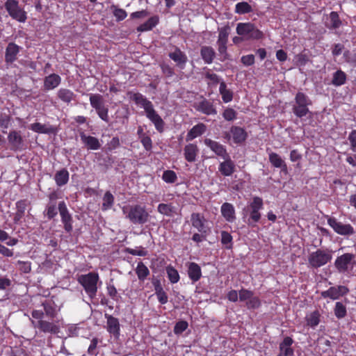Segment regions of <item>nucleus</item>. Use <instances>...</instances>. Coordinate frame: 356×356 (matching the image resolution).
Returning <instances> with one entry per match:
<instances>
[{"mask_svg": "<svg viewBox=\"0 0 356 356\" xmlns=\"http://www.w3.org/2000/svg\"><path fill=\"white\" fill-rule=\"evenodd\" d=\"M264 209L263 199L254 196L251 201L243 209V218L247 217V223L251 227H254L261 218V211Z\"/></svg>", "mask_w": 356, "mask_h": 356, "instance_id": "nucleus-3", "label": "nucleus"}, {"mask_svg": "<svg viewBox=\"0 0 356 356\" xmlns=\"http://www.w3.org/2000/svg\"><path fill=\"white\" fill-rule=\"evenodd\" d=\"M198 152L199 149L197 145L194 143H189L184 148V159L189 163L195 162Z\"/></svg>", "mask_w": 356, "mask_h": 356, "instance_id": "nucleus-24", "label": "nucleus"}, {"mask_svg": "<svg viewBox=\"0 0 356 356\" xmlns=\"http://www.w3.org/2000/svg\"><path fill=\"white\" fill-rule=\"evenodd\" d=\"M345 47L343 44L337 43L334 44L332 47V56L336 57L341 55L344 50Z\"/></svg>", "mask_w": 356, "mask_h": 356, "instance_id": "nucleus-62", "label": "nucleus"}, {"mask_svg": "<svg viewBox=\"0 0 356 356\" xmlns=\"http://www.w3.org/2000/svg\"><path fill=\"white\" fill-rule=\"evenodd\" d=\"M241 63L245 66H250L254 63V56L253 54H248L241 57Z\"/></svg>", "mask_w": 356, "mask_h": 356, "instance_id": "nucleus-63", "label": "nucleus"}, {"mask_svg": "<svg viewBox=\"0 0 356 356\" xmlns=\"http://www.w3.org/2000/svg\"><path fill=\"white\" fill-rule=\"evenodd\" d=\"M57 208L55 203L49 204L45 209V215L48 219L51 220L57 215Z\"/></svg>", "mask_w": 356, "mask_h": 356, "instance_id": "nucleus-58", "label": "nucleus"}, {"mask_svg": "<svg viewBox=\"0 0 356 356\" xmlns=\"http://www.w3.org/2000/svg\"><path fill=\"white\" fill-rule=\"evenodd\" d=\"M222 115L227 121H234L237 118V112L232 108H226L223 111Z\"/></svg>", "mask_w": 356, "mask_h": 356, "instance_id": "nucleus-49", "label": "nucleus"}, {"mask_svg": "<svg viewBox=\"0 0 356 356\" xmlns=\"http://www.w3.org/2000/svg\"><path fill=\"white\" fill-rule=\"evenodd\" d=\"M321 296L326 298H330L332 300H337L340 298L337 287H330L327 291H323Z\"/></svg>", "mask_w": 356, "mask_h": 356, "instance_id": "nucleus-48", "label": "nucleus"}, {"mask_svg": "<svg viewBox=\"0 0 356 356\" xmlns=\"http://www.w3.org/2000/svg\"><path fill=\"white\" fill-rule=\"evenodd\" d=\"M19 52V47L14 42H10L6 48L5 61L6 63H13L17 60Z\"/></svg>", "mask_w": 356, "mask_h": 356, "instance_id": "nucleus-21", "label": "nucleus"}, {"mask_svg": "<svg viewBox=\"0 0 356 356\" xmlns=\"http://www.w3.org/2000/svg\"><path fill=\"white\" fill-rule=\"evenodd\" d=\"M57 95L59 99L67 104L70 103L76 97L75 94L67 88H60Z\"/></svg>", "mask_w": 356, "mask_h": 356, "instance_id": "nucleus-38", "label": "nucleus"}, {"mask_svg": "<svg viewBox=\"0 0 356 356\" xmlns=\"http://www.w3.org/2000/svg\"><path fill=\"white\" fill-rule=\"evenodd\" d=\"M254 293L252 291L242 289L239 291V300L241 302H245V303L250 300L252 297Z\"/></svg>", "mask_w": 356, "mask_h": 356, "instance_id": "nucleus-59", "label": "nucleus"}, {"mask_svg": "<svg viewBox=\"0 0 356 356\" xmlns=\"http://www.w3.org/2000/svg\"><path fill=\"white\" fill-rule=\"evenodd\" d=\"M159 23L158 15H154L149 17L145 23L137 27V31L145 32L152 30Z\"/></svg>", "mask_w": 356, "mask_h": 356, "instance_id": "nucleus-34", "label": "nucleus"}, {"mask_svg": "<svg viewBox=\"0 0 356 356\" xmlns=\"http://www.w3.org/2000/svg\"><path fill=\"white\" fill-rule=\"evenodd\" d=\"M204 143L213 152H214L216 155L221 159L228 157L229 153L227 151L226 147L220 144L219 142L211 138H205L204 140Z\"/></svg>", "mask_w": 356, "mask_h": 356, "instance_id": "nucleus-15", "label": "nucleus"}, {"mask_svg": "<svg viewBox=\"0 0 356 356\" xmlns=\"http://www.w3.org/2000/svg\"><path fill=\"white\" fill-rule=\"evenodd\" d=\"M251 12H252V8L248 2H239L235 6V13L237 14L244 15Z\"/></svg>", "mask_w": 356, "mask_h": 356, "instance_id": "nucleus-44", "label": "nucleus"}, {"mask_svg": "<svg viewBox=\"0 0 356 356\" xmlns=\"http://www.w3.org/2000/svg\"><path fill=\"white\" fill-rule=\"evenodd\" d=\"M352 259L351 254H345L336 259L335 266L339 273H344L348 270Z\"/></svg>", "mask_w": 356, "mask_h": 356, "instance_id": "nucleus-27", "label": "nucleus"}, {"mask_svg": "<svg viewBox=\"0 0 356 356\" xmlns=\"http://www.w3.org/2000/svg\"><path fill=\"white\" fill-rule=\"evenodd\" d=\"M5 9L9 15L19 22H25L27 19L26 11L20 7L17 0H7L4 4Z\"/></svg>", "mask_w": 356, "mask_h": 356, "instance_id": "nucleus-8", "label": "nucleus"}, {"mask_svg": "<svg viewBox=\"0 0 356 356\" xmlns=\"http://www.w3.org/2000/svg\"><path fill=\"white\" fill-rule=\"evenodd\" d=\"M230 134L232 136L233 142L235 144L243 143L248 137V134L245 130L238 126H232L230 129Z\"/></svg>", "mask_w": 356, "mask_h": 356, "instance_id": "nucleus-22", "label": "nucleus"}, {"mask_svg": "<svg viewBox=\"0 0 356 356\" xmlns=\"http://www.w3.org/2000/svg\"><path fill=\"white\" fill-rule=\"evenodd\" d=\"M306 319L309 326L315 327L320 322V314L318 311H314L309 314Z\"/></svg>", "mask_w": 356, "mask_h": 356, "instance_id": "nucleus-46", "label": "nucleus"}, {"mask_svg": "<svg viewBox=\"0 0 356 356\" xmlns=\"http://www.w3.org/2000/svg\"><path fill=\"white\" fill-rule=\"evenodd\" d=\"M175 209V208L172 205V204L161 203L157 207V211L159 213L168 217L173 216Z\"/></svg>", "mask_w": 356, "mask_h": 356, "instance_id": "nucleus-42", "label": "nucleus"}, {"mask_svg": "<svg viewBox=\"0 0 356 356\" xmlns=\"http://www.w3.org/2000/svg\"><path fill=\"white\" fill-rule=\"evenodd\" d=\"M166 272L170 281L175 284L179 280V275L176 269L172 266H168L166 268Z\"/></svg>", "mask_w": 356, "mask_h": 356, "instance_id": "nucleus-51", "label": "nucleus"}, {"mask_svg": "<svg viewBox=\"0 0 356 356\" xmlns=\"http://www.w3.org/2000/svg\"><path fill=\"white\" fill-rule=\"evenodd\" d=\"M31 323L35 327H38L41 332L44 333H50L53 334H58L60 332V327L54 322L48 321H38L35 323L31 320Z\"/></svg>", "mask_w": 356, "mask_h": 356, "instance_id": "nucleus-14", "label": "nucleus"}, {"mask_svg": "<svg viewBox=\"0 0 356 356\" xmlns=\"http://www.w3.org/2000/svg\"><path fill=\"white\" fill-rule=\"evenodd\" d=\"M194 108L197 111L207 115L217 114V110L213 102L205 98H203L201 101L195 103Z\"/></svg>", "mask_w": 356, "mask_h": 356, "instance_id": "nucleus-13", "label": "nucleus"}, {"mask_svg": "<svg viewBox=\"0 0 356 356\" xmlns=\"http://www.w3.org/2000/svg\"><path fill=\"white\" fill-rule=\"evenodd\" d=\"M136 273L138 279L143 281L149 274V270L143 262H139L137 265Z\"/></svg>", "mask_w": 356, "mask_h": 356, "instance_id": "nucleus-45", "label": "nucleus"}, {"mask_svg": "<svg viewBox=\"0 0 356 356\" xmlns=\"http://www.w3.org/2000/svg\"><path fill=\"white\" fill-rule=\"evenodd\" d=\"M334 314L337 318H342L346 315V308L340 302H337L334 307Z\"/></svg>", "mask_w": 356, "mask_h": 356, "instance_id": "nucleus-53", "label": "nucleus"}, {"mask_svg": "<svg viewBox=\"0 0 356 356\" xmlns=\"http://www.w3.org/2000/svg\"><path fill=\"white\" fill-rule=\"evenodd\" d=\"M122 211L125 215V218L129 220L131 223L136 225H143L146 224L150 217L146 207L138 204L124 207Z\"/></svg>", "mask_w": 356, "mask_h": 356, "instance_id": "nucleus-2", "label": "nucleus"}, {"mask_svg": "<svg viewBox=\"0 0 356 356\" xmlns=\"http://www.w3.org/2000/svg\"><path fill=\"white\" fill-rule=\"evenodd\" d=\"M188 326V324L185 321H180L177 322L174 327V332L177 334L182 333L185 331Z\"/></svg>", "mask_w": 356, "mask_h": 356, "instance_id": "nucleus-60", "label": "nucleus"}, {"mask_svg": "<svg viewBox=\"0 0 356 356\" xmlns=\"http://www.w3.org/2000/svg\"><path fill=\"white\" fill-rule=\"evenodd\" d=\"M114 200L115 198L113 194L110 191H106L102 199V209L103 211L111 209L114 204Z\"/></svg>", "mask_w": 356, "mask_h": 356, "instance_id": "nucleus-43", "label": "nucleus"}, {"mask_svg": "<svg viewBox=\"0 0 356 356\" xmlns=\"http://www.w3.org/2000/svg\"><path fill=\"white\" fill-rule=\"evenodd\" d=\"M61 82L60 76L57 74H51L46 76L44 80V88L46 90H51L56 88Z\"/></svg>", "mask_w": 356, "mask_h": 356, "instance_id": "nucleus-28", "label": "nucleus"}, {"mask_svg": "<svg viewBox=\"0 0 356 356\" xmlns=\"http://www.w3.org/2000/svg\"><path fill=\"white\" fill-rule=\"evenodd\" d=\"M220 212L227 222H233L236 220L235 209L231 203H223L220 208Z\"/></svg>", "mask_w": 356, "mask_h": 356, "instance_id": "nucleus-23", "label": "nucleus"}, {"mask_svg": "<svg viewBox=\"0 0 356 356\" xmlns=\"http://www.w3.org/2000/svg\"><path fill=\"white\" fill-rule=\"evenodd\" d=\"M140 141L146 151L150 152L152 150V140L149 136L143 134L142 136H140Z\"/></svg>", "mask_w": 356, "mask_h": 356, "instance_id": "nucleus-50", "label": "nucleus"}, {"mask_svg": "<svg viewBox=\"0 0 356 356\" xmlns=\"http://www.w3.org/2000/svg\"><path fill=\"white\" fill-rule=\"evenodd\" d=\"M104 316L106 318V330L115 339H118L120 332L119 320L108 314H105Z\"/></svg>", "mask_w": 356, "mask_h": 356, "instance_id": "nucleus-16", "label": "nucleus"}, {"mask_svg": "<svg viewBox=\"0 0 356 356\" xmlns=\"http://www.w3.org/2000/svg\"><path fill=\"white\" fill-rule=\"evenodd\" d=\"M192 226L197 229L200 233L209 234L211 232V227L209 226L208 220L200 213H193L191 217Z\"/></svg>", "mask_w": 356, "mask_h": 356, "instance_id": "nucleus-10", "label": "nucleus"}, {"mask_svg": "<svg viewBox=\"0 0 356 356\" xmlns=\"http://www.w3.org/2000/svg\"><path fill=\"white\" fill-rule=\"evenodd\" d=\"M188 275L189 278L193 282L198 281L202 276V271L200 266L194 262L190 263L188 267Z\"/></svg>", "mask_w": 356, "mask_h": 356, "instance_id": "nucleus-35", "label": "nucleus"}, {"mask_svg": "<svg viewBox=\"0 0 356 356\" xmlns=\"http://www.w3.org/2000/svg\"><path fill=\"white\" fill-rule=\"evenodd\" d=\"M229 26H225L219 30V35L217 42L227 43L229 36Z\"/></svg>", "mask_w": 356, "mask_h": 356, "instance_id": "nucleus-56", "label": "nucleus"}, {"mask_svg": "<svg viewBox=\"0 0 356 356\" xmlns=\"http://www.w3.org/2000/svg\"><path fill=\"white\" fill-rule=\"evenodd\" d=\"M98 280L99 276L95 273L82 275L78 278L79 282L83 286L86 293L90 298H93L96 296Z\"/></svg>", "mask_w": 356, "mask_h": 356, "instance_id": "nucleus-6", "label": "nucleus"}, {"mask_svg": "<svg viewBox=\"0 0 356 356\" xmlns=\"http://www.w3.org/2000/svg\"><path fill=\"white\" fill-rule=\"evenodd\" d=\"M238 35L244 37L246 40H261L264 33L251 22H240L236 29Z\"/></svg>", "mask_w": 356, "mask_h": 356, "instance_id": "nucleus-5", "label": "nucleus"}, {"mask_svg": "<svg viewBox=\"0 0 356 356\" xmlns=\"http://www.w3.org/2000/svg\"><path fill=\"white\" fill-rule=\"evenodd\" d=\"M120 145V139L118 137L115 136L112 138V139L107 143V149L108 151H112L118 148Z\"/></svg>", "mask_w": 356, "mask_h": 356, "instance_id": "nucleus-64", "label": "nucleus"}, {"mask_svg": "<svg viewBox=\"0 0 356 356\" xmlns=\"http://www.w3.org/2000/svg\"><path fill=\"white\" fill-rule=\"evenodd\" d=\"M112 8L113 9V13L115 17L116 18L117 22H120L124 19L127 16V13L125 10L122 8H118L115 6H112Z\"/></svg>", "mask_w": 356, "mask_h": 356, "instance_id": "nucleus-52", "label": "nucleus"}, {"mask_svg": "<svg viewBox=\"0 0 356 356\" xmlns=\"http://www.w3.org/2000/svg\"><path fill=\"white\" fill-rule=\"evenodd\" d=\"M224 160L220 162L218 166V171L225 177L231 176L235 171V163L232 160L229 154L228 157L222 158Z\"/></svg>", "mask_w": 356, "mask_h": 356, "instance_id": "nucleus-19", "label": "nucleus"}, {"mask_svg": "<svg viewBox=\"0 0 356 356\" xmlns=\"http://www.w3.org/2000/svg\"><path fill=\"white\" fill-rule=\"evenodd\" d=\"M331 258L332 256L330 253L322 250H317L310 254L309 263L312 266L318 268L327 264Z\"/></svg>", "mask_w": 356, "mask_h": 356, "instance_id": "nucleus-11", "label": "nucleus"}, {"mask_svg": "<svg viewBox=\"0 0 356 356\" xmlns=\"http://www.w3.org/2000/svg\"><path fill=\"white\" fill-rule=\"evenodd\" d=\"M70 174L67 169L63 168L56 172L54 175V180L56 185L61 187L67 184Z\"/></svg>", "mask_w": 356, "mask_h": 356, "instance_id": "nucleus-36", "label": "nucleus"}, {"mask_svg": "<svg viewBox=\"0 0 356 356\" xmlns=\"http://www.w3.org/2000/svg\"><path fill=\"white\" fill-rule=\"evenodd\" d=\"M8 140L12 150L17 151L23 149V138L19 131L15 130L10 131L8 136Z\"/></svg>", "mask_w": 356, "mask_h": 356, "instance_id": "nucleus-18", "label": "nucleus"}, {"mask_svg": "<svg viewBox=\"0 0 356 356\" xmlns=\"http://www.w3.org/2000/svg\"><path fill=\"white\" fill-rule=\"evenodd\" d=\"M268 159L270 163L273 167L276 168H281L282 172L285 173L287 172V165L278 154L275 152H270L269 154Z\"/></svg>", "mask_w": 356, "mask_h": 356, "instance_id": "nucleus-32", "label": "nucleus"}, {"mask_svg": "<svg viewBox=\"0 0 356 356\" xmlns=\"http://www.w3.org/2000/svg\"><path fill=\"white\" fill-rule=\"evenodd\" d=\"M156 295L158 298L159 302L164 305L168 302V296L166 293L163 290V289L160 286L156 287Z\"/></svg>", "mask_w": 356, "mask_h": 356, "instance_id": "nucleus-57", "label": "nucleus"}, {"mask_svg": "<svg viewBox=\"0 0 356 356\" xmlns=\"http://www.w3.org/2000/svg\"><path fill=\"white\" fill-rule=\"evenodd\" d=\"M160 67L161 69L162 73L165 75V77L170 78L175 75L174 68L169 64L162 63L160 64Z\"/></svg>", "mask_w": 356, "mask_h": 356, "instance_id": "nucleus-54", "label": "nucleus"}, {"mask_svg": "<svg viewBox=\"0 0 356 356\" xmlns=\"http://www.w3.org/2000/svg\"><path fill=\"white\" fill-rule=\"evenodd\" d=\"M162 179L166 183L173 184L177 181V176L173 170H167L163 172Z\"/></svg>", "mask_w": 356, "mask_h": 356, "instance_id": "nucleus-47", "label": "nucleus"}, {"mask_svg": "<svg viewBox=\"0 0 356 356\" xmlns=\"http://www.w3.org/2000/svg\"><path fill=\"white\" fill-rule=\"evenodd\" d=\"M29 129L38 134H51L56 132L55 127L50 124H42L40 122L31 124Z\"/></svg>", "mask_w": 356, "mask_h": 356, "instance_id": "nucleus-26", "label": "nucleus"}, {"mask_svg": "<svg viewBox=\"0 0 356 356\" xmlns=\"http://www.w3.org/2000/svg\"><path fill=\"white\" fill-rule=\"evenodd\" d=\"M58 211L61 217V221L64 225V229L67 233L72 231V217L70 214L67 206L64 201L58 204Z\"/></svg>", "mask_w": 356, "mask_h": 356, "instance_id": "nucleus-12", "label": "nucleus"}, {"mask_svg": "<svg viewBox=\"0 0 356 356\" xmlns=\"http://www.w3.org/2000/svg\"><path fill=\"white\" fill-rule=\"evenodd\" d=\"M200 56L204 63L211 64L216 57V51L211 46H202L200 49Z\"/></svg>", "mask_w": 356, "mask_h": 356, "instance_id": "nucleus-31", "label": "nucleus"}, {"mask_svg": "<svg viewBox=\"0 0 356 356\" xmlns=\"http://www.w3.org/2000/svg\"><path fill=\"white\" fill-rule=\"evenodd\" d=\"M29 203L27 200H20L16 202L17 211L14 214L13 220L15 223H19L24 218L25 211Z\"/></svg>", "mask_w": 356, "mask_h": 356, "instance_id": "nucleus-29", "label": "nucleus"}, {"mask_svg": "<svg viewBox=\"0 0 356 356\" xmlns=\"http://www.w3.org/2000/svg\"><path fill=\"white\" fill-rule=\"evenodd\" d=\"M80 138L85 146L91 150H97L101 147L99 140L96 137L87 136L84 132L80 133Z\"/></svg>", "mask_w": 356, "mask_h": 356, "instance_id": "nucleus-20", "label": "nucleus"}, {"mask_svg": "<svg viewBox=\"0 0 356 356\" xmlns=\"http://www.w3.org/2000/svg\"><path fill=\"white\" fill-rule=\"evenodd\" d=\"M169 58L172 60L176 65L183 70L186 67V64L188 61V57L186 54L182 51L179 47H175L174 51L168 54Z\"/></svg>", "mask_w": 356, "mask_h": 356, "instance_id": "nucleus-17", "label": "nucleus"}, {"mask_svg": "<svg viewBox=\"0 0 356 356\" xmlns=\"http://www.w3.org/2000/svg\"><path fill=\"white\" fill-rule=\"evenodd\" d=\"M327 224L339 235L348 237L355 234V229L350 224H343L334 217H328Z\"/></svg>", "mask_w": 356, "mask_h": 356, "instance_id": "nucleus-9", "label": "nucleus"}, {"mask_svg": "<svg viewBox=\"0 0 356 356\" xmlns=\"http://www.w3.org/2000/svg\"><path fill=\"white\" fill-rule=\"evenodd\" d=\"M346 74L341 70H338L333 74L332 83L335 86H341L346 83Z\"/></svg>", "mask_w": 356, "mask_h": 356, "instance_id": "nucleus-41", "label": "nucleus"}, {"mask_svg": "<svg viewBox=\"0 0 356 356\" xmlns=\"http://www.w3.org/2000/svg\"><path fill=\"white\" fill-rule=\"evenodd\" d=\"M348 140L350 141L351 150L353 152H356V130H353L350 133L348 136ZM346 161L350 165L356 168V154L354 156L348 154Z\"/></svg>", "mask_w": 356, "mask_h": 356, "instance_id": "nucleus-30", "label": "nucleus"}, {"mask_svg": "<svg viewBox=\"0 0 356 356\" xmlns=\"http://www.w3.org/2000/svg\"><path fill=\"white\" fill-rule=\"evenodd\" d=\"M245 305L248 309H257L261 305V301L258 297L253 295Z\"/></svg>", "mask_w": 356, "mask_h": 356, "instance_id": "nucleus-61", "label": "nucleus"}, {"mask_svg": "<svg viewBox=\"0 0 356 356\" xmlns=\"http://www.w3.org/2000/svg\"><path fill=\"white\" fill-rule=\"evenodd\" d=\"M127 96L137 106L144 108L146 117L154 124L155 129L159 133H162L164 130L165 122L154 108L152 102L138 92L129 91Z\"/></svg>", "mask_w": 356, "mask_h": 356, "instance_id": "nucleus-1", "label": "nucleus"}, {"mask_svg": "<svg viewBox=\"0 0 356 356\" xmlns=\"http://www.w3.org/2000/svg\"><path fill=\"white\" fill-rule=\"evenodd\" d=\"M312 104L309 97L302 92H298L294 98V104L292 107L293 114L299 118H302L308 114L312 115L309 106Z\"/></svg>", "mask_w": 356, "mask_h": 356, "instance_id": "nucleus-4", "label": "nucleus"}, {"mask_svg": "<svg viewBox=\"0 0 356 356\" xmlns=\"http://www.w3.org/2000/svg\"><path fill=\"white\" fill-rule=\"evenodd\" d=\"M42 305L44 308V314H45L47 317L54 319L57 316L58 311L56 310L54 302L51 301H44L42 302Z\"/></svg>", "mask_w": 356, "mask_h": 356, "instance_id": "nucleus-40", "label": "nucleus"}, {"mask_svg": "<svg viewBox=\"0 0 356 356\" xmlns=\"http://www.w3.org/2000/svg\"><path fill=\"white\" fill-rule=\"evenodd\" d=\"M204 76L207 79L210 81V82L208 83L209 86H216L220 83L219 76L215 73L211 72L210 70L205 73Z\"/></svg>", "mask_w": 356, "mask_h": 356, "instance_id": "nucleus-55", "label": "nucleus"}, {"mask_svg": "<svg viewBox=\"0 0 356 356\" xmlns=\"http://www.w3.org/2000/svg\"><path fill=\"white\" fill-rule=\"evenodd\" d=\"M90 103L91 106L96 111L99 118L106 122H108V108L105 105L102 95L99 94H90Z\"/></svg>", "mask_w": 356, "mask_h": 356, "instance_id": "nucleus-7", "label": "nucleus"}, {"mask_svg": "<svg viewBox=\"0 0 356 356\" xmlns=\"http://www.w3.org/2000/svg\"><path fill=\"white\" fill-rule=\"evenodd\" d=\"M329 19L330 22L325 24L326 27L329 29H337L342 24V22L340 19L339 15L337 13V12L332 11L329 15Z\"/></svg>", "mask_w": 356, "mask_h": 356, "instance_id": "nucleus-37", "label": "nucleus"}, {"mask_svg": "<svg viewBox=\"0 0 356 356\" xmlns=\"http://www.w3.org/2000/svg\"><path fill=\"white\" fill-rule=\"evenodd\" d=\"M219 92L222 96V99L224 103H228L233 99V92L227 88V85L225 81L220 83Z\"/></svg>", "mask_w": 356, "mask_h": 356, "instance_id": "nucleus-39", "label": "nucleus"}, {"mask_svg": "<svg viewBox=\"0 0 356 356\" xmlns=\"http://www.w3.org/2000/svg\"><path fill=\"white\" fill-rule=\"evenodd\" d=\"M207 131V126L202 122L197 124L193 126L187 133L186 140L187 142L191 141L197 137H199L204 134Z\"/></svg>", "mask_w": 356, "mask_h": 356, "instance_id": "nucleus-25", "label": "nucleus"}, {"mask_svg": "<svg viewBox=\"0 0 356 356\" xmlns=\"http://www.w3.org/2000/svg\"><path fill=\"white\" fill-rule=\"evenodd\" d=\"M293 343L292 338L289 337H284L279 346L280 353L287 356H293L294 350L291 348Z\"/></svg>", "mask_w": 356, "mask_h": 356, "instance_id": "nucleus-33", "label": "nucleus"}]
</instances>
